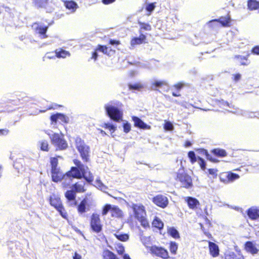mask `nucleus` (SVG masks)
Wrapping results in <instances>:
<instances>
[{"instance_id":"obj_62","label":"nucleus","mask_w":259,"mask_h":259,"mask_svg":"<svg viewBox=\"0 0 259 259\" xmlns=\"http://www.w3.org/2000/svg\"><path fill=\"white\" fill-rule=\"evenodd\" d=\"M81 256L78 254L77 252H75L73 256V259H81Z\"/></svg>"},{"instance_id":"obj_32","label":"nucleus","mask_w":259,"mask_h":259,"mask_svg":"<svg viewBox=\"0 0 259 259\" xmlns=\"http://www.w3.org/2000/svg\"><path fill=\"white\" fill-rule=\"evenodd\" d=\"M249 54H247L246 56H242L240 55H236L235 56V58L238 59L241 65L246 66L249 64V61L248 60V57Z\"/></svg>"},{"instance_id":"obj_7","label":"nucleus","mask_w":259,"mask_h":259,"mask_svg":"<svg viewBox=\"0 0 259 259\" xmlns=\"http://www.w3.org/2000/svg\"><path fill=\"white\" fill-rule=\"evenodd\" d=\"M175 180L177 183H180L183 188L189 189L193 186L191 177L185 171L183 167L179 169L177 172Z\"/></svg>"},{"instance_id":"obj_55","label":"nucleus","mask_w":259,"mask_h":259,"mask_svg":"<svg viewBox=\"0 0 259 259\" xmlns=\"http://www.w3.org/2000/svg\"><path fill=\"white\" fill-rule=\"evenodd\" d=\"M63 107V105H59L58 104H54L51 106L48 107V110H51V109L55 110V109H58V108H60V107Z\"/></svg>"},{"instance_id":"obj_51","label":"nucleus","mask_w":259,"mask_h":259,"mask_svg":"<svg viewBox=\"0 0 259 259\" xmlns=\"http://www.w3.org/2000/svg\"><path fill=\"white\" fill-rule=\"evenodd\" d=\"M164 127L166 130L170 131L172 130L173 125L170 122L167 121L165 123Z\"/></svg>"},{"instance_id":"obj_60","label":"nucleus","mask_w":259,"mask_h":259,"mask_svg":"<svg viewBox=\"0 0 259 259\" xmlns=\"http://www.w3.org/2000/svg\"><path fill=\"white\" fill-rule=\"evenodd\" d=\"M183 87V84L182 83H178L174 85L175 88L178 91H180Z\"/></svg>"},{"instance_id":"obj_61","label":"nucleus","mask_w":259,"mask_h":259,"mask_svg":"<svg viewBox=\"0 0 259 259\" xmlns=\"http://www.w3.org/2000/svg\"><path fill=\"white\" fill-rule=\"evenodd\" d=\"M116 0H102V2L104 5H109L110 4L113 3Z\"/></svg>"},{"instance_id":"obj_15","label":"nucleus","mask_w":259,"mask_h":259,"mask_svg":"<svg viewBox=\"0 0 259 259\" xmlns=\"http://www.w3.org/2000/svg\"><path fill=\"white\" fill-rule=\"evenodd\" d=\"M152 201L156 206L162 208L166 207L168 204L167 197L162 194H158L153 197Z\"/></svg>"},{"instance_id":"obj_34","label":"nucleus","mask_w":259,"mask_h":259,"mask_svg":"<svg viewBox=\"0 0 259 259\" xmlns=\"http://www.w3.org/2000/svg\"><path fill=\"white\" fill-rule=\"evenodd\" d=\"M152 226L153 227L158 229L159 230H161L163 227V223L157 217H155L152 223Z\"/></svg>"},{"instance_id":"obj_57","label":"nucleus","mask_w":259,"mask_h":259,"mask_svg":"<svg viewBox=\"0 0 259 259\" xmlns=\"http://www.w3.org/2000/svg\"><path fill=\"white\" fill-rule=\"evenodd\" d=\"M9 133V131L7 128L0 129V136H6Z\"/></svg>"},{"instance_id":"obj_38","label":"nucleus","mask_w":259,"mask_h":259,"mask_svg":"<svg viewBox=\"0 0 259 259\" xmlns=\"http://www.w3.org/2000/svg\"><path fill=\"white\" fill-rule=\"evenodd\" d=\"M128 87L130 90H136L138 91L144 88L143 85L140 82H137L134 84L130 83L128 84Z\"/></svg>"},{"instance_id":"obj_22","label":"nucleus","mask_w":259,"mask_h":259,"mask_svg":"<svg viewBox=\"0 0 259 259\" xmlns=\"http://www.w3.org/2000/svg\"><path fill=\"white\" fill-rule=\"evenodd\" d=\"M146 36L143 34H140L139 37H134L131 40V45L135 47L136 45H139L145 42Z\"/></svg>"},{"instance_id":"obj_59","label":"nucleus","mask_w":259,"mask_h":259,"mask_svg":"<svg viewBox=\"0 0 259 259\" xmlns=\"http://www.w3.org/2000/svg\"><path fill=\"white\" fill-rule=\"evenodd\" d=\"M7 109L3 103H0V113L5 112Z\"/></svg>"},{"instance_id":"obj_6","label":"nucleus","mask_w":259,"mask_h":259,"mask_svg":"<svg viewBox=\"0 0 259 259\" xmlns=\"http://www.w3.org/2000/svg\"><path fill=\"white\" fill-rule=\"evenodd\" d=\"M75 147L84 162H88L90 160L91 149L83 140L80 137H76L74 141Z\"/></svg>"},{"instance_id":"obj_20","label":"nucleus","mask_w":259,"mask_h":259,"mask_svg":"<svg viewBox=\"0 0 259 259\" xmlns=\"http://www.w3.org/2000/svg\"><path fill=\"white\" fill-rule=\"evenodd\" d=\"M244 249L247 252H249L252 254H255L257 253L258 249L255 246V244L253 243L252 241H248L245 243Z\"/></svg>"},{"instance_id":"obj_9","label":"nucleus","mask_w":259,"mask_h":259,"mask_svg":"<svg viewBox=\"0 0 259 259\" xmlns=\"http://www.w3.org/2000/svg\"><path fill=\"white\" fill-rule=\"evenodd\" d=\"M50 139L57 150H64L68 147V143L62 134L54 133L50 137Z\"/></svg>"},{"instance_id":"obj_33","label":"nucleus","mask_w":259,"mask_h":259,"mask_svg":"<svg viewBox=\"0 0 259 259\" xmlns=\"http://www.w3.org/2000/svg\"><path fill=\"white\" fill-rule=\"evenodd\" d=\"M211 152L214 155L218 157H224L227 156V152L224 149L215 148L212 149Z\"/></svg>"},{"instance_id":"obj_39","label":"nucleus","mask_w":259,"mask_h":259,"mask_svg":"<svg viewBox=\"0 0 259 259\" xmlns=\"http://www.w3.org/2000/svg\"><path fill=\"white\" fill-rule=\"evenodd\" d=\"M48 3V0H34V6L37 8H44Z\"/></svg>"},{"instance_id":"obj_48","label":"nucleus","mask_w":259,"mask_h":259,"mask_svg":"<svg viewBox=\"0 0 259 259\" xmlns=\"http://www.w3.org/2000/svg\"><path fill=\"white\" fill-rule=\"evenodd\" d=\"M197 160H198V163L200 168L203 170H205L206 168V163L204 160L202 158L198 156Z\"/></svg>"},{"instance_id":"obj_54","label":"nucleus","mask_w":259,"mask_h":259,"mask_svg":"<svg viewBox=\"0 0 259 259\" xmlns=\"http://www.w3.org/2000/svg\"><path fill=\"white\" fill-rule=\"evenodd\" d=\"M98 50H96V48L95 49V51L92 53L91 59H93L94 61H96L97 60L98 55Z\"/></svg>"},{"instance_id":"obj_24","label":"nucleus","mask_w":259,"mask_h":259,"mask_svg":"<svg viewBox=\"0 0 259 259\" xmlns=\"http://www.w3.org/2000/svg\"><path fill=\"white\" fill-rule=\"evenodd\" d=\"M167 83L166 81L163 80H156L153 81L151 84V88L154 90H158L164 86H167Z\"/></svg>"},{"instance_id":"obj_31","label":"nucleus","mask_w":259,"mask_h":259,"mask_svg":"<svg viewBox=\"0 0 259 259\" xmlns=\"http://www.w3.org/2000/svg\"><path fill=\"white\" fill-rule=\"evenodd\" d=\"M225 259H244V256L239 253H235L233 252H229L228 253L225 254Z\"/></svg>"},{"instance_id":"obj_35","label":"nucleus","mask_w":259,"mask_h":259,"mask_svg":"<svg viewBox=\"0 0 259 259\" xmlns=\"http://www.w3.org/2000/svg\"><path fill=\"white\" fill-rule=\"evenodd\" d=\"M40 149L41 151L48 152L50 149L49 144L48 141L46 140H41L39 142Z\"/></svg>"},{"instance_id":"obj_45","label":"nucleus","mask_w":259,"mask_h":259,"mask_svg":"<svg viewBox=\"0 0 259 259\" xmlns=\"http://www.w3.org/2000/svg\"><path fill=\"white\" fill-rule=\"evenodd\" d=\"M188 156L190 159V162L192 164H194L195 162L197 161V157H196L194 151H190L189 152H188Z\"/></svg>"},{"instance_id":"obj_2","label":"nucleus","mask_w":259,"mask_h":259,"mask_svg":"<svg viewBox=\"0 0 259 259\" xmlns=\"http://www.w3.org/2000/svg\"><path fill=\"white\" fill-rule=\"evenodd\" d=\"M61 157L60 156L56 157H51L50 158V162L51 164V172L52 180L53 182L58 183L62 180L61 186L64 189H66L70 186V182H67L65 177V174H63L60 168L58 166V158Z\"/></svg>"},{"instance_id":"obj_42","label":"nucleus","mask_w":259,"mask_h":259,"mask_svg":"<svg viewBox=\"0 0 259 259\" xmlns=\"http://www.w3.org/2000/svg\"><path fill=\"white\" fill-rule=\"evenodd\" d=\"M219 178L222 182L225 184L229 183L228 172H221L219 175Z\"/></svg>"},{"instance_id":"obj_63","label":"nucleus","mask_w":259,"mask_h":259,"mask_svg":"<svg viewBox=\"0 0 259 259\" xmlns=\"http://www.w3.org/2000/svg\"><path fill=\"white\" fill-rule=\"evenodd\" d=\"M192 145L191 142L189 141H186L185 142V144H184V146L185 147H190Z\"/></svg>"},{"instance_id":"obj_30","label":"nucleus","mask_w":259,"mask_h":259,"mask_svg":"<svg viewBox=\"0 0 259 259\" xmlns=\"http://www.w3.org/2000/svg\"><path fill=\"white\" fill-rule=\"evenodd\" d=\"M247 7L250 11L257 10L259 9V2L256 0H248Z\"/></svg>"},{"instance_id":"obj_58","label":"nucleus","mask_w":259,"mask_h":259,"mask_svg":"<svg viewBox=\"0 0 259 259\" xmlns=\"http://www.w3.org/2000/svg\"><path fill=\"white\" fill-rule=\"evenodd\" d=\"M109 44L111 45L117 46L120 44V42L118 40L110 39L109 41Z\"/></svg>"},{"instance_id":"obj_46","label":"nucleus","mask_w":259,"mask_h":259,"mask_svg":"<svg viewBox=\"0 0 259 259\" xmlns=\"http://www.w3.org/2000/svg\"><path fill=\"white\" fill-rule=\"evenodd\" d=\"M228 175V179H229V183L232 182H233L235 180H237L239 178V176L231 171H227Z\"/></svg>"},{"instance_id":"obj_41","label":"nucleus","mask_w":259,"mask_h":259,"mask_svg":"<svg viewBox=\"0 0 259 259\" xmlns=\"http://www.w3.org/2000/svg\"><path fill=\"white\" fill-rule=\"evenodd\" d=\"M156 2H154L148 4L146 5L145 9L148 12V15H151L152 12L156 8Z\"/></svg>"},{"instance_id":"obj_14","label":"nucleus","mask_w":259,"mask_h":259,"mask_svg":"<svg viewBox=\"0 0 259 259\" xmlns=\"http://www.w3.org/2000/svg\"><path fill=\"white\" fill-rule=\"evenodd\" d=\"M149 250L151 254L162 259H168L169 258L168 251L163 247L153 245L150 247Z\"/></svg>"},{"instance_id":"obj_53","label":"nucleus","mask_w":259,"mask_h":259,"mask_svg":"<svg viewBox=\"0 0 259 259\" xmlns=\"http://www.w3.org/2000/svg\"><path fill=\"white\" fill-rule=\"evenodd\" d=\"M241 77V75L239 73H236L233 75V80L235 82L238 81Z\"/></svg>"},{"instance_id":"obj_52","label":"nucleus","mask_w":259,"mask_h":259,"mask_svg":"<svg viewBox=\"0 0 259 259\" xmlns=\"http://www.w3.org/2000/svg\"><path fill=\"white\" fill-rule=\"evenodd\" d=\"M251 52L254 55H259V45L253 47Z\"/></svg>"},{"instance_id":"obj_28","label":"nucleus","mask_w":259,"mask_h":259,"mask_svg":"<svg viewBox=\"0 0 259 259\" xmlns=\"http://www.w3.org/2000/svg\"><path fill=\"white\" fill-rule=\"evenodd\" d=\"M102 258L103 259H120L114 252L107 249L103 250Z\"/></svg>"},{"instance_id":"obj_16","label":"nucleus","mask_w":259,"mask_h":259,"mask_svg":"<svg viewBox=\"0 0 259 259\" xmlns=\"http://www.w3.org/2000/svg\"><path fill=\"white\" fill-rule=\"evenodd\" d=\"M50 120L51 124H56L58 120H60L62 124H67L69 123V117L64 114L61 113H57L53 114L50 116Z\"/></svg>"},{"instance_id":"obj_13","label":"nucleus","mask_w":259,"mask_h":259,"mask_svg":"<svg viewBox=\"0 0 259 259\" xmlns=\"http://www.w3.org/2000/svg\"><path fill=\"white\" fill-rule=\"evenodd\" d=\"M34 26H35L34 28L35 33L38 34L41 39L48 37L47 32L49 28V25H43L39 22H34L32 25V27Z\"/></svg>"},{"instance_id":"obj_56","label":"nucleus","mask_w":259,"mask_h":259,"mask_svg":"<svg viewBox=\"0 0 259 259\" xmlns=\"http://www.w3.org/2000/svg\"><path fill=\"white\" fill-rule=\"evenodd\" d=\"M24 98H28V97H25L24 98H22V99L17 98V99H16V100H10V103H11L12 102H14V104L15 105H18L19 104V102H20V101L23 100V99Z\"/></svg>"},{"instance_id":"obj_1","label":"nucleus","mask_w":259,"mask_h":259,"mask_svg":"<svg viewBox=\"0 0 259 259\" xmlns=\"http://www.w3.org/2000/svg\"><path fill=\"white\" fill-rule=\"evenodd\" d=\"M74 163L76 166H72L70 169L65 173L66 177L72 179H81L83 178L89 183H92L94 181V176L89 171L88 166H84L81 162L77 159L73 160ZM71 180L69 182H71Z\"/></svg>"},{"instance_id":"obj_12","label":"nucleus","mask_w":259,"mask_h":259,"mask_svg":"<svg viewBox=\"0 0 259 259\" xmlns=\"http://www.w3.org/2000/svg\"><path fill=\"white\" fill-rule=\"evenodd\" d=\"M90 227L92 230L97 233H100L103 228L100 215L97 213H93L90 220Z\"/></svg>"},{"instance_id":"obj_36","label":"nucleus","mask_w":259,"mask_h":259,"mask_svg":"<svg viewBox=\"0 0 259 259\" xmlns=\"http://www.w3.org/2000/svg\"><path fill=\"white\" fill-rule=\"evenodd\" d=\"M168 234L175 239L180 238L179 232L174 227H170L167 229Z\"/></svg>"},{"instance_id":"obj_8","label":"nucleus","mask_w":259,"mask_h":259,"mask_svg":"<svg viewBox=\"0 0 259 259\" xmlns=\"http://www.w3.org/2000/svg\"><path fill=\"white\" fill-rule=\"evenodd\" d=\"M110 211L112 218L122 219L124 217L122 210L117 205H112L110 204H106L102 207V215H106Z\"/></svg>"},{"instance_id":"obj_5","label":"nucleus","mask_w":259,"mask_h":259,"mask_svg":"<svg viewBox=\"0 0 259 259\" xmlns=\"http://www.w3.org/2000/svg\"><path fill=\"white\" fill-rule=\"evenodd\" d=\"M49 201L51 206L53 207L63 219L68 220V212L58 195L55 193L51 194L49 197Z\"/></svg>"},{"instance_id":"obj_64","label":"nucleus","mask_w":259,"mask_h":259,"mask_svg":"<svg viewBox=\"0 0 259 259\" xmlns=\"http://www.w3.org/2000/svg\"><path fill=\"white\" fill-rule=\"evenodd\" d=\"M98 131L100 132V133L103 136H105L106 135H107V134L103 130H101V129H99L98 128Z\"/></svg>"},{"instance_id":"obj_23","label":"nucleus","mask_w":259,"mask_h":259,"mask_svg":"<svg viewBox=\"0 0 259 259\" xmlns=\"http://www.w3.org/2000/svg\"><path fill=\"white\" fill-rule=\"evenodd\" d=\"M115 250L118 255H123V259H131L130 255L127 253H124L125 248L121 243H117L115 245Z\"/></svg>"},{"instance_id":"obj_50","label":"nucleus","mask_w":259,"mask_h":259,"mask_svg":"<svg viewBox=\"0 0 259 259\" xmlns=\"http://www.w3.org/2000/svg\"><path fill=\"white\" fill-rule=\"evenodd\" d=\"M208 171L209 174L212 176L213 178L217 177L218 171V170L217 169L209 168L208 169Z\"/></svg>"},{"instance_id":"obj_27","label":"nucleus","mask_w":259,"mask_h":259,"mask_svg":"<svg viewBox=\"0 0 259 259\" xmlns=\"http://www.w3.org/2000/svg\"><path fill=\"white\" fill-rule=\"evenodd\" d=\"M64 4L66 9L71 10L72 12H75L78 6L76 3L73 1H66Z\"/></svg>"},{"instance_id":"obj_47","label":"nucleus","mask_w":259,"mask_h":259,"mask_svg":"<svg viewBox=\"0 0 259 259\" xmlns=\"http://www.w3.org/2000/svg\"><path fill=\"white\" fill-rule=\"evenodd\" d=\"M178 249V244L175 242H171L170 243L169 250L170 252L175 254Z\"/></svg>"},{"instance_id":"obj_10","label":"nucleus","mask_w":259,"mask_h":259,"mask_svg":"<svg viewBox=\"0 0 259 259\" xmlns=\"http://www.w3.org/2000/svg\"><path fill=\"white\" fill-rule=\"evenodd\" d=\"M105 109L110 119L117 122L122 120L123 113L118 108L112 105H106Z\"/></svg>"},{"instance_id":"obj_4","label":"nucleus","mask_w":259,"mask_h":259,"mask_svg":"<svg viewBox=\"0 0 259 259\" xmlns=\"http://www.w3.org/2000/svg\"><path fill=\"white\" fill-rule=\"evenodd\" d=\"M131 208L134 218L140 222L144 229L150 228L149 222L147 219V212L145 207L142 204L133 203Z\"/></svg>"},{"instance_id":"obj_26","label":"nucleus","mask_w":259,"mask_h":259,"mask_svg":"<svg viewBox=\"0 0 259 259\" xmlns=\"http://www.w3.org/2000/svg\"><path fill=\"white\" fill-rule=\"evenodd\" d=\"M87 199L83 198L77 206V210L79 214H82L86 212V205L87 204Z\"/></svg>"},{"instance_id":"obj_37","label":"nucleus","mask_w":259,"mask_h":259,"mask_svg":"<svg viewBox=\"0 0 259 259\" xmlns=\"http://www.w3.org/2000/svg\"><path fill=\"white\" fill-rule=\"evenodd\" d=\"M114 235L120 241L125 242L129 239V235L126 233H115Z\"/></svg>"},{"instance_id":"obj_18","label":"nucleus","mask_w":259,"mask_h":259,"mask_svg":"<svg viewBox=\"0 0 259 259\" xmlns=\"http://www.w3.org/2000/svg\"><path fill=\"white\" fill-rule=\"evenodd\" d=\"M190 209H196L200 205L199 201L195 198L188 196L185 199Z\"/></svg>"},{"instance_id":"obj_21","label":"nucleus","mask_w":259,"mask_h":259,"mask_svg":"<svg viewBox=\"0 0 259 259\" xmlns=\"http://www.w3.org/2000/svg\"><path fill=\"white\" fill-rule=\"evenodd\" d=\"M208 248L210 254L213 257H217L219 255V248L215 243L208 241Z\"/></svg>"},{"instance_id":"obj_19","label":"nucleus","mask_w":259,"mask_h":259,"mask_svg":"<svg viewBox=\"0 0 259 259\" xmlns=\"http://www.w3.org/2000/svg\"><path fill=\"white\" fill-rule=\"evenodd\" d=\"M249 218L252 220H255L259 218V208L256 207H251L246 211Z\"/></svg>"},{"instance_id":"obj_29","label":"nucleus","mask_w":259,"mask_h":259,"mask_svg":"<svg viewBox=\"0 0 259 259\" xmlns=\"http://www.w3.org/2000/svg\"><path fill=\"white\" fill-rule=\"evenodd\" d=\"M196 150L199 152L200 153L205 155L206 158L210 161L214 163H217L219 162V160L218 159L213 158L209 155L207 150L203 148H199L196 149Z\"/></svg>"},{"instance_id":"obj_17","label":"nucleus","mask_w":259,"mask_h":259,"mask_svg":"<svg viewBox=\"0 0 259 259\" xmlns=\"http://www.w3.org/2000/svg\"><path fill=\"white\" fill-rule=\"evenodd\" d=\"M132 119L134 122V125L135 127L142 130L151 129V126L147 124L139 117L133 116L132 117Z\"/></svg>"},{"instance_id":"obj_11","label":"nucleus","mask_w":259,"mask_h":259,"mask_svg":"<svg viewBox=\"0 0 259 259\" xmlns=\"http://www.w3.org/2000/svg\"><path fill=\"white\" fill-rule=\"evenodd\" d=\"M231 22L232 19L231 16L229 13H228L225 16H221L218 19L210 20L208 22V24L209 27L212 28H214L217 25L214 23L215 22L219 23L222 27H229L231 26Z\"/></svg>"},{"instance_id":"obj_43","label":"nucleus","mask_w":259,"mask_h":259,"mask_svg":"<svg viewBox=\"0 0 259 259\" xmlns=\"http://www.w3.org/2000/svg\"><path fill=\"white\" fill-rule=\"evenodd\" d=\"M96 50H98L104 54L109 55L108 48L105 45H98L96 47Z\"/></svg>"},{"instance_id":"obj_25","label":"nucleus","mask_w":259,"mask_h":259,"mask_svg":"<svg viewBox=\"0 0 259 259\" xmlns=\"http://www.w3.org/2000/svg\"><path fill=\"white\" fill-rule=\"evenodd\" d=\"M54 52L55 53V56L58 58H65L70 56L69 52L62 48L55 50Z\"/></svg>"},{"instance_id":"obj_49","label":"nucleus","mask_w":259,"mask_h":259,"mask_svg":"<svg viewBox=\"0 0 259 259\" xmlns=\"http://www.w3.org/2000/svg\"><path fill=\"white\" fill-rule=\"evenodd\" d=\"M123 131L125 133H128L131 130V125L128 122L124 123L123 124Z\"/></svg>"},{"instance_id":"obj_40","label":"nucleus","mask_w":259,"mask_h":259,"mask_svg":"<svg viewBox=\"0 0 259 259\" xmlns=\"http://www.w3.org/2000/svg\"><path fill=\"white\" fill-rule=\"evenodd\" d=\"M101 126L105 129H108L111 133H113L116 130V127L109 123H104L101 125Z\"/></svg>"},{"instance_id":"obj_44","label":"nucleus","mask_w":259,"mask_h":259,"mask_svg":"<svg viewBox=\"0 0 259 259\" xmlns=\"http://www.w3.org/2000/svg\"><path fill=\"white\" fill-rule=\"evenodd\" d=\"M138 24L140 26V30L146 31H150L151 30V26L149 23L139 22Z\"/></svg>"},{"instance_id":"obj_3","label":"nucleus","mask_w":259,"mask_h":259,"mask_svg":"<svg viewBox=\"0 0 259 259\" xmlns=\"http://www.w3.org/2000/svg\"><path fill=\"white\" fill-rule=\"evenodd\" d=\"M85 182L83 181H78L71 186V189L68 190L64 194L67 202H70V205H77L76 200V193H82L86 191Z\"/></svg>"}]
</instances>
